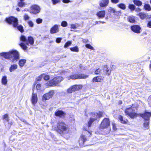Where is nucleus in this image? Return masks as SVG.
<instances>
[{
	"mask_svg": "<svg viewBox=\"0 0 151 151\" xmlns=\"http://www.w3.org/2000/svg\"><path fill=\"white\" fill-rule=\"evenodd\" d=\"M147 26L148 27L151 28V21H150L148 22Z\"/></svg>",
	"mask_w": 151,
	"mask_h": 151,
	"instance_id": "603ef678",
	"label": "nucleus"
},
{
	"mask_svg": "<svg viewBox=\"0 0 151 151\" xmlns=\"http://www.w3.org/2000/svg\"><path fill=\"white\" fill-rule=\"evenodd\" d=\"M29 10L27 9H25L24 10V11H28Z\"/></svg>",
	"mask_w": 151,
	"mask_h": 151,
	"instance_id": "e2e57ef3",
	"label": "nucleus"
},
{
	"mask_svg": "<svg viewBox=\"0 0 151 151\" xmlns=\"http://www.w3.org/2000/svg\"><path fill=\"white\" fill-rule=\"evenodd\" d=\"M119 0H111V1L112 3L115 4L118 3L119 2Z\"/></svg>",
	"mask_w": 151,
	"mask_h": 151,
	"instance_id": "3c124183",
	"label": "nucleus"
},
{
	"mask_svg": "<svg viewBox=\"0 0 151 151\" xmlns=\"http://www.w3.org/2000/svg\"><path fill=\"white\" fill-rule=\"evenodd\" d=\"M83 129L85 130H87V129L85 128V126H84Z\"/></svg>",
	"mask_w": 151,
	"mask_h": 151,
	"instance_id": "69168bd1",
	"label": "nucleus"
},
{
	"mask_svg": "<svg viewBox=\"0 0 151 151\" xmlns=\"http://www.w3.org/2000/svg\"><path fill=\"white\" fill-rule=\"evenodd\" d=\"M68 23L66 21H63L61 24V25L63 27H66L67 26Z\"/></svg>",
	"mask_w": 151,
	"mask_h": 151,
	"instance_id": "58836bf2",
	"label": "nucleus"
},
{
	"mask_svg": "<svg viewBox=\"0 0 151 151\" xmlns=\"http://www.w3.org/2000/svg\"><path fill=\"white\" fill-rule=\"evenodd\" d=\"M86 47L88 48L89 49L93 50V47L90 45L89 44H86Z\"/></svg>",
	"mask_w": 151,
	"mask_h": 151,
	"instance_id": "a18cd8bd",
	"label": "nucleus"
},
{
	"mask_svg": "<svg viewBox=\"0 0 151 151\" xmlns=\"http://www.w3.org/2000/svg\"><path fill=\"white\" fill-rule=\"evenodd\" d=\"M128 21L130 22L134 23L135 21L134 18L133 16H130L128 19Z\"/></svg>",
	"mask_w": 151,
	"mask_h": 151,
	"instance_id": "473e14b6",
	"label": "nucleus"
},
{
	"mask_svg": "<svg viewBox=\"0 0 151 151\" xmlns=\"http://www.w3.org/2000/svg\"><path fill=\"white\" fill-rule=\"evenodd\" d=\"M58 132L61 134L68 133L69 129L65 124L61 121H59L57 124Z\"/></svg>",
	"mask_w": 151,
	"mask_h": 151,
	"instance_id": "39448f33",
	"label": "nucleus"
},
{
	"mask_svg": "<svg viewBox=\"0 0 151 151\" xmlns=\"http://www.w3.org/2000/svg\"><path fill=\"white\" fill-rule=\"evenodd\" d=\"M103 113L99 111L97 113H90V120L88 122V127H90L93 122L97 120L98 118H99L102 117Z\"/></svg>",
	"mask_w": 151,
	"mask_h": 151,
	"instance_id": "423d86ee",
	"label": "nucleus"
},
{
	"mask_svg": "<svg viewBox=\"0 0 151 151\" xmlns=\"http://www.w3.org/2000/svg\"><path fill=\"white\" fill-rule=\"evenodd\" d=\"M88 77L87 75H85L82 74H76L71 75L70 76L68 77V79L69 80L70 79H85L87 78Z\"/></svg>",
	"mask_w": 151,
	"mask_h": 151,
	"instance_id": "6e6552de",
	"label": "nucleus"
},
{
	"mask_svg": "<svg viewBox=\"0 0 151 151\" xmlns=\"http://www.w3.org/2000/svg\"><path fill=\"white\" fill-rule=\"evenodd\" d=\"M44 75H43L42 76L44 77V79L45 80H48L50 78V77L48 75H45V76Z\"/></svg>",
	"mask_w": 151,
	"mask_h": 151,
	"instance_id": "a19ab883",
	"label": "nucleus"
},
{
	"mask_svg": "<svg viewBox=\"0 0 151 151\" xmlns=\"http://www.w3.org/2000/svg\"><path fill=\"white\" fill-rule=\"evenodd\" d=\"M138 15L140 17V18L142 19H147L150 18V16L148 15L147 14L143 12L139 13L138 14Z\"/></svg>",
	"mask_w": 151,
	"mask_h": 151,
	"instance_id": "f3484780",
	"label": "nucleus"
},
{
	"mask_svg": "<svg viewBox=\"0 0 151 151\" xmlns=\"http://www.w3.org/2000/svg\"><path fill=\"white\" fill-rule=\"evenodd\" d=\"M6 21L10 24H12L13 26L15 28H17L21 32H24L23 26L21 25H18V20L17 18L13 17L6 18L5 19Z\"/></svg>",
	"mask_w": 151,
	"mask_h": 151,
	"instance_id": "7ed1b4c3",
	"label": "nucleus"
},
{
	"mask_svg": "<svg viewBox=\"0 0 151 151\" xmlns=\"http://www.w3.org/2000/svg\"><path fill=\"white\" fill-rule=\"evenodd\" d=\"M131 27V30L134 32L137 33H140V30L141 29V28L139 26L134 25L132 26Z\"/></svg>",
	"mask_w": 151,
	"mask_h": 151,
	"instance_id": "2eb2a0df",
	"label": "nucleus"
},
{
	"mask_svg": "<svg viewBox=\"0 0 151 151\" xmlns=\"http://www.w3.org/2000/svg\"><path fill=\"white\" fill-rule=\"evenodd\" d=\"M105 15V12L104 11H101L98 12L96 15L99 17L103 18L104 17Z\"/></svg>",
	"mask_w": 151,
	"mask_h": 151,
	"instance_id": "412c9836",
	"label": "nucleus"
},
{
	"mask_svg": "<svg viewBox=\"0 0 151 151\" xmlns=\"http://www.w3.org/2000/svg\"><path fill=\"white\" fill-rule=\"evenodd\" d=\"M37 80L38 81H40L41 80V78L40 77H39V78H37Z\"/></svg>",
	"mask_w": 151,
	"mask_h": 151,
	"instance_id": "bf43d9fd",
	"label": "nucleus"
},
{
	"mask_svg": "<svg viewBox=\"0 0 151 151\" xmlns=\"http://www.w3.org/2000/svg\"><path fill=\"white\" fill-rule=\"evenodd\" d=\"M21 120L24 122H26V120L24 119H22Z\"/></svg>",
	"mask_w": 151,
	"mask_h": 151,
	"instance_id": "680f3d73",
	"label": "nucleus"
},
{
	"mask_svg": "<svg viewBox=\"0 0 151 151\" xmlns=\"http://www.w3.org/2000/svg\"><path fill=\"white\" fill-rule=\"evenodd\" d=\"M139 115L142 117L145 120H148L151 116V112L145 111L144 113L139 114Z\"/></svg>",
	"mask_w": 151,
	"mask_h": 151,
	"instance_id": "f8f14e48",
	"label": "nucleus"
},
{
	"mask_svg": "<svg viewBox=\"0 0 151 151\" xmlns=\"http://www.w3.org/2000/svg\"><path fill=\"white\" fill-rule=\"evenodd\" d=\"M23 17L25 21L28 20L30 19V17L26 14H24Z\"/></svg>",
	"mask_w": 151,
	"mask_h": 151,
	"instance_id": "e433bc0d",
	"label": "nucleus"
},
{
	"mask_svg": "<svg viewBox=\"0 0 151 151\" xmlns=\"http://www.w3.org/2000/svg\"><path fill=\"white\" fill-rule=\"evenodd\" d=\"M82 86L81 85H75L71 86L67 90L68 93H71L73 92L81 89Z\"/></svg>",
	"mask_w": 151,
	"mask_h": 151,
	"instance_id": "9d476101",
	"label": "nucleus"
},
{
	"mask_svg": "<svg viewBox=\"0 0 151 151\" xmlns=\"http://www.w3.org/2000/svg\"><path fill=\"white\" fill-rule=\"evenodd\" d=\"M104 70L106 75L108 76L110 75L111 70H109V68H108L106 65H105L104 66Z\"/></svg>",
	"mask_w": 151,
	"mask_h": 151,
	"instance_id": "b1692460",
	"label": "nucleus"
},
{
	"mask_svg": "<svg viewBox=\"0 0 151 151\" xmlns=\"http://www.w3.org/2000/svg\"><path fill=\"white\" fill-rule=\"evenodd\" d=\"M133 2L135 5L138 6H141L142 4V2L138 0H134Z\"/></svg>",
	"mask_w": 151,
	"mask_h": 151,
	"instance_id": "c85d7f7f",
	"label": "nucleus"
},
{
	"mask_svg": "<svg viewBox=\"0 0 151 151\" xmlns=\"http://www.w3.org/2000/svg\"><path fill=\"white\" fill-rule=\"evenodd\" d=\"M144 8L146 10L150 11L151 10V7L149 4H145Z\"/></svg>",
	"mask_w": 151,
	"mask_h": 151,
	"instance_id": "2f4dec72",
	"label": "nucleus"
},
{
	"mask_svg": "<svg viewBox=\"0 0 151 151\" xmlns=\"http://www.w3.org/2000/svg\"><path fill=\"white\" fill-rule=\"evenodd\" d=\"M40 87L41 85L40 84H37L36 86V88L37 89V90H40Z\"/></svg>",
	"mask_w": 151,
	"mask_h": 151,
	"instance_id": "864d4df0",
	"label": "nucleus"
},
{
	"mask_svg": "<svg viewBox=\"0 0 151 151\" xmlns=\"http://www.w3.org/2000/svg\"><path fill=\"white\" fill-rule=\"evenodd\" d=\"M26 3L23 1H19L18 2V5L20 7H22L25 6Z\"/></svg>",
	"mask_w": 151,
	"mask_h": 151,
	"instance_id": "c756f323",
	"label": "nucleus"
},
{
	"mask_svg": "<svg viewBox=\"0 0 151 151\" xmlns=\"http://www.w3.org/2000/svg\"><path fill=\"white\" fill-rule=\"evenodd\" d=\"M19 0L20 1H23L24 0Z\"/></svg>",
	"mask_w": 151,
	"mask_h": 151,
	"instance_id": "338daca9",
	"label": "nucleus"
},
{
	"mask_svg": "<svg viewBox=\"0 0 151 151\" xmlns=\"http://www.w3.org/2000/svg\"><path fill=\"white\" fill-rule=\"evenodd\" d=\"M54 93V91L51 90L48 93L44 94L42 97V99L43 101H45L49 99L52 97Z\"/></svg>",
	"mask_w": 151,
	"mask_h": 151,
	"instance_id": "9b49d317",
	"label": "nucleus"
},
{
	"mask_svg": "<svg viewBox=\"0 0 151 151\" xmlns=\"http://www.w3.org/2000/svg\"><path fill=\"white\" fill-rule=\"evenodd\" d=\"M101 73V70L99 68H98L96 70L95 72V73L96 74H99Z\"/></svg>",
	"mask_w": 151,
	"mask_h": 151,
	"instance_id": "79ce46f5",
	"label": "nucleus"
},
{
	"mask_svg": "<svg viewBox=\"0 0 151 151\" xmlns=\"http://www.w3.org/2000/svg\"><path fill=\"white\" fill-rule=\"evenodd\" d=\"M1 83L4 85H6L7 84V77L6 76H3L1 79Z\"/></svg>",
	"mask_w": 151,
	"mask_h": 151,
	"instance_id": "bb28decb",
	"label": "nucleus"
},
{
	"mask_svg": "<svg viewBox=\"0 0 151 151\" xmlns=\"http://www.w3.org/2000/svg\"><path fill=\"white\" fill-rule=\"evenodd\" d=\"M109 1V0H102L100 1L99 5L101 7H106L108 5Z\"/></svg>",
	"mask_w": 151,
	"mask_h": 151,
	"instance_id": "6ab92c4d",
	"label": "nucleus"
},
{
	"mask_svg": "<svg viewBox=\"0 0 151 151\" xmlns=\"http://www.w3.org/2000/svg\"><path fill=\"white\" fill-rule=\"evenodd\" d=\"M28 24L30 27H33L34 26V24L32 21H29L28 22Z\"/></svg>",
	"mask_w": 151,
	"mask_h": 151,
	"instance_id": "8fccbe9b",
	"label": "nucleus"
},
{
	"mask_svg": "<svg viewBox=\"0 0 151 151\" xmlns=\"http://www.w3.org/2000/svg\"><path fill=\"white\" fill-rule=\"evenodd\" d=\"M20 40L23 42L19 44V45L24 50H27V45H29V44L32 45L34 43V40L33 38L32 37H28L27 39L24 35H22L20 37Z\"/></svg>",
	"mask_w": 151,
	"mask_h": 151,
	"instance_id": "f03ea898",
	"label": "nucleus"
},
{
	"mask_svg": "<svg viewBox=\"0 0 151 151\" xmlns=\"http://www.w3.org/2000/svg\"><path fill=\"white\" fill-rule=\"evenodd\" d=\"M103 78H104L101 76H98L93 78V82H99L101 80H103Z\"/></svg>",
	"mask_w": 151,
	"mask_h": 151,
	"instance_id": "4be33fe9",
	"label": "nucleus"
},
{
	"mask_svg": "<svg viewBox=\"0 0 151 151\" xmlns=\"http://www.w3.org/2000/svg\"><path fill=\"white\" fill-rule=\"evenodd\" d=\"M62 39V38H57L56 39V42L58 43H59L60 42Z\"/></svg>",
	"mask_w": 151,
	"mask_h": 151,
	"instance_id": "09e8293b",
	"label": "nucleus"
},
{
	"mask_svg": "<svg viewBox=\"0 0 151 151\" xmlns=\"http://www.w3.org/2000/svg\"><path fill=\"white\" fill-rule=\"evenodd\" d=\"M100 23H102L103 24V23H105V22L103 21H101Z\"/></svg>",
	"mask_w": 151,
	"mask_h": 151,
	"instance_id": "0e129e2a",
	"label": "nucleus"
},
{
	"mask_svg": "<svg viewBox=\"0 0 151 151\" xmlns=\"http://www.w3.org/2000/svg\"><path fill=\"white\" fill-rule=\"evenodd\" d=\"M70 50L72 51H75L78 52L79 51L78 48L77 46H76L73 47H71L70 48Z\"/></svg>",
	"mask_w": 151,
	"mask_h": 151,
	"instance_id": "f704fd0d",
	"label": "nucleus"
},
{
	"mask_svg": "<svg viewBox=\"0 0 151 151\" xmlns=\"http://www.w3.org/2000/svg\"><path fill=\"white\" fill-rule=\"evenodd\" d=\"M59 31L58 26L57 25H54L50 29V33L54 34L58 32Z\"/></svg>",
	"mask_w": 151,
	"mask_h": 151,
	"instance_id": "a211bd4d",
	"label": "nucleus"
},
{
	"mask_svg": "<svg viewBox=\"0 0 151 151\" xmlns=\"http://www.w3.org/2000/svg\"><path fill=\"white\" fill-rule=\"evenodd\" d=\"M40 10V8L39 6L37 5H33L31 7V10L30 12L34 14L39 13Z\"/></svg>",
	"mask_w": 151,
	"mask_h": 151,
	"instance_id": "ddd939ff",
	"label": "nucleus"
},
{
	"mask_svg": "<svg viewBox=\"0 0 151 151\" xmlns=\"http://www.w3.org/2000/svg\"><path fill=\"white\" fill-rule=\"evenodd\" d=\"M72 43V42L70 41H69L67 42L65 44L64 47L65 48H66L70 45Z\"/></svg>",
	"mask_w": 151,
	"mask_h": 151,
	"instance_id": "4c0bfd02",
	"label": "nucleus"
},
{
	"mask_svg": "<svg viewBox=\"0 0 151 151\" xmlns=\"http://www.w3.org/2000/svg\"><path fill=\"white\" fill-rule=\"evenodd\" d=\"M17 65L16 64L12 65L9 69V71L10 72L13 71L17 68Z\"/></svg>",
	"mask_w": 151,
	"mask_h": 151,
	"instance_id": "393cba45",
	"label": "nucleus"
},
{
	"mask_svg": "<svg viewBox=\"0 0 151 151\" xmlns=\"http://www.w3.org/2000/svg\"><path fill=\"white\" fill-rule=\"evenodd\" d=\"M63 1L64 3H68L70 2L69 0H63Z\"/></svg>",
	"mask_w": 151,
	"mask_h": 151,
	"instance_id": "5fc2aeb1",
	"label": "nucleus"
},
{
	"mask_svg": "<svg viewBox=\"0 0 151 151\" xmlns=\"http://www.w3.org/2000/svg\"><path fill=\"white\" fill-rule=\"evenodd\" d=\"M3 119H5L7 121H9V119H8V115L7 114H6L4 115Z\"/></svg>",
	"mask_w": 151,
	"mask_h": 151,
	"instance_id": "37998d69",
	"label": "nucleus"
},
{
	"mask_svg": "<svg viewBox=\"0 0 151 151\" xmlns=\"http://www.w3.org/2000/svg\"><path fill=\"white\" fill-rule=\"evenodd\" d=\"M129 8L130 9L131 11H133L135 9V6L133 4H130L129 5Z\"/></svg>",
	"mask_w": 151,
	"mask_h": 151,
	"instance_id": "c9c22d12",
	"label": "nucleus"
},
{
	"mask_svg": "<svg viewBox=\"0 0 151 151\" xmlns=\"http://www.w3.org/2000/svg\"><path fill=\"white\" fill-rule=\"evenodd\" d=\"M108 11L110 12H112L113 13H115L116 11L113 8L110 7L108 9Z\"/></svg>",
	"mask_w": 151,
	"mask_h": 151,
	"instance_id": "ea45409f",
	"label": "nucleus"
},
{
	"mask_svg": "<svg viewBox=\"0 0 151 151\" xmlns=\"http://www.w3.org/2000/svg\"><path fill=\"white\" fill-rule=\"evenodd\" d=\"M0 55L5 58L9 59L12 63L17 61L19 59V52L15 50H12L7 52L1 53Z\"/></svg>",
	"mask_w": 151,
	"mask_h": 151,
	"instance_id": "f257e3e1",
	"label": "nucleus"
},
{
	"mask_svg": "<svg viewBox=\"0 0 151 151\" xmlns=\"http://www.w3.org/2000/svg\"><path fill=\"white\" fill-rule=\"evenodd\" d=\"M148 102L149 106L151 107V96H150L148 99Z\"/></svg>",
	"mask_w": 151,
	"mask_h": 151,
	"instance_id": "de8ad7c7",
	"label": "nucleus"
},
{
	"mask_svg": "<svg viewBox=\"0 0 151 151\" xmlns=\"http://www.w3.org/2000/svg\"><path fill=\"white\" fill-rule=\"evenodd\" d=\"M141 9L139 8H137V9H135V11L137 12H139V11H141Z\"/></svg>",
	"mask_w": 151,
	"mask_h": 151,
	"instance_id": "6e6d98bb",
	"label": "nucleus"
},
{
	"mask_svg": "<svg viewBox=\"0 0 151 151\" xmlns=\"http://www.w3.org/2000/svg\"><path fill=\"white\" fill-rule=\"evenodd\" d=\"M150 3L151 4V0H150Z\"/></svg>",
	"mask_w": 151,
	"mask_h": 151,
	"instance_id": "774afa93",
	"label": "nucleus"
},
{
	"mask_svg": "<svg viewBox=\"0 0 151 151\" xmlns=\"http://www.w3.org/2000/svg\"><path fill=\"white\" fill-rule=\"evenodd\" d=\"M53 4H55L60 2V0H52Z\"/></svg>",
	"mask_w": 151,
	"mask_h": 151,
	"instance_id": "49530a36",
	"label": "nucleus"
},
{
	"mask_svg": "<svg viewBox=\"0 0 151 151\" xmlns=\"http://www.w3.org/2000/svg\"><path fill=\"white\" fill-rule=\"evenodd\" d=\"M79 24L77 23H75L73 24H70V28L73 29H75L79 27Z\"/></svg>",
	"mask_w": 151,
	"mask_h": 151,
	"instance_id": "cd10ccee",
	"label": "nucleus"
},
{
	"mask_svg": "<svg viewBox=\"0 0 151 151\" xmlns=\"http://www.w3.org/2000/svg\"><path fill=\"white\" fill-rule=\"evenodd\" d=\"M138 105L137 104H132V106L124 110V112L126 115H127L132 119H134L139 115L136 112Z\"/></svg>",
	"mask_w": 151,
	"mask_h": 151,
	"instance_id": "20e7f679",
	"label": "nucleus"
},
{
	"mask_svg": "<svg viewBox=\"0 0 151 151\" xmlns=\"http://www.w3.org/2000/svg\"><path fill=\"white\" fill-rule=\"evenodd\" d=\"M110 122L108 118H105L101 123L100 128L104 129L110 126Z\"/></svg>",
	"mask_w": 151,
	"mask_h": 151,
	"instance_id": "1a4fd4ad",
	"label": "nucleus"
},
{
	"mask_svg": "<svg viewBox=\"0 0 151 151\" xmlns=\"http://www.w3.org/2000/svg\"><path fill=\"white\" fill-rule=\"evenodd\" d=\"M26 60L25 59H21L19 60V64L21 67H22L26 63Z\"/></svg>",
	"mask_w": 151,
	"mask_h": 151,
	"instance_id": "a878e982",
	"label": "nucleus"
},
{
	"mask_svg": "<svg viewBox=\"0 0 151 151\" xmlns=\"http://www.w3.org/2000/svg\"><path fill=\"white\" fill-rule=\"evenodd\" d=\"M63 80V78L60 76H58L54 78L52 80L48 81L46 83V86H55V85L60 83Z\"/></svg>",
	"mask_w": 151,
	"mask_h": 151,
	"instance_id": "0eeeda50",
	"label": "nucleus"
},
{
	"mask_svg": "<svg viewBox=\"0 0 151 151\" xmlns=\"http://www.w3.org/2000/svg\"><path fill=\"white\" fill-rule=\"evenodd\" d=\"M118 118L119 120L122 124H126L128 121L127 119H124L123 117L121 115L119 116Z\"/></svg>",
	"mask_w": 151,
	"mask_h": 151,
	"instance_id": "aec40b11",
	"label": "nucleus"
},
{
	"mask_svg": "<svg viewBox=\"0 0 151 151\" xmlns=\"http://www.w3.org/2000/svg\"><path fill=\"white\" fill-rule=\"evenodd\" d=\"M42 19L40 18H38L36 19V22L38 24L42 23Z\"/></svg>",
	"mask_w": 151,
	"mask_h": 151,
	"instance_id": "c03bdc74",
	"label": "nucleus"
},
{
	"mask_svg": "<svg viewBox=\"0 0 151 151\" xmlns=\"http://www.w3.org/2000/svg\"><path fill=\"white\" fill-rule=\"evenodd\" d=\"M87 140L86 136L82 135L81 138L79 140V143L81 147H83L86 146V145L85 144V142Z\"/></svg>",
	"mask_w": 151,
	"mask_h": 151,
	"instance_id": "4468645a",
	"label": "nucleus"
},
{
	"mask_svg": "<svg viewBox=\"0 0 151 151\" xmlns=\"http://www.w3.org/2000/svg\"><path fill=\"white\" fill-rule=\"evenodd\" d=\"M117 6L119 8L123 10L125 9L126 8L125 5L122 3L118 4Z\"/></svg>",
	"mask_w": 151,
	"mask_h": 151,
	"instance_id": "72a5a7b5",
	"label": "nucleus"
},
{
	"mask_svg": "<svg viewBox=\"0 0 151 151\" xmlns=\"http://www.w3.org/2000/svg\"><path fill=\"white\" fill-rule=\"evenodd\" d=\"M37 94L33 93L32 95L31 98V101L32 104H35L37 102Z\"/></svg>",
	"mask_w": 151,
	"mask_h": 151,
	"instance_id": "dca6fc26",
	"label": "nucleus"
},
{
	"mask_svg": "<svg viewBox=\"0 0 151 151\" xmlns=\"http://www.w3.org/2000/svg\"><path fill=\"white\" fill-rule=\"evenodd\" d=\"M65 114L61 110H58L55 113V115L56 116L61 117L65 115Z\"/></svg>",
	"mask_w": 151,
	"mask_h": 151,
	"instance_id": "5701e85b",
	"label": "nucleus"
},
{
	"mask_svg": "<svg viewBox=\"0 0 151 151\" xmlns=\"http://www.w3.org/2000/svg\"><path fill=\"white\" fill-rule=\"evenodd\" d=\"M101 21H96L95 22L96 24H99L100 22Z\"/></svg>",
	"mask_w": 151,
	"mask_h": 151,
	"instance_id": "4d7b16f0",
	"label": "nucleus"
},
{
	"mask_svg": "<svg viewBox=\"0 0 151 151\" xmlns=\"http://www.w3.org/2000/svg\"><path fill=\"white\" fill-rule=\"evenodd\" d=\"M16 10H17V11L18 12H19L20 11V10L18 8H17L16 9Z\"/></svg>",
	"mask_w": 151,
	"mask_h": 151,
	"instance_id": "052dcab7",
	"label": "nucleus"
},
{
	"mask_svg": "<svg viewBox=\"0 0 151 151\" xmlns=\"http://www.w3.org/2000/svg\"><path fill=\"white\" fill-rule=\"evenodd\" d=\"M113 128L115 130H116V129L114 126V125L113 124Z\"/></svg>",
	"mask_w": 151,
	"mask_h": 151,
	"instance_id": "13d9d810",
	"label": "nucleus"
},
{
	"mask_svg": "<svg viewBox=\"0 0 151 151\" xmlns=\"http://www.w3.org/2000/svg\"><path fill=\"white\" fill-rule=\"evenodd\" d=\"M149 122L148 120H146L144 124V127L145 129H147L149 128Z\"/></svg>",
	"mask_w": 151,
	"mask_h": 151,
	"instance_id": "7c9ffc66",
	"label": "nucleus"
}]
</instances>
